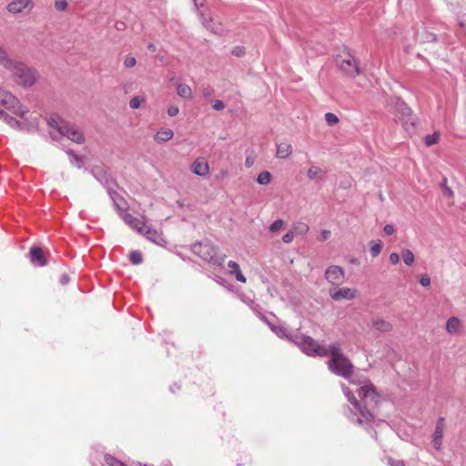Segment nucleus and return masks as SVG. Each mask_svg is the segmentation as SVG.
I'll return each instance as SVG.
<instances>
[{"label": "nucleus", "instance_id": "nucleus-1", "mask_svg": "<svg viewBox=\"0 0 466 466\" xmlns=\"http://www.w3.org/2000/svg\"><path fill=\"white\" fill-rule=\"evenodd\" d=\"M348 380L353 384L364 383V385L359 390V397L363 401L364 406L357 400L356 397L349 388L344 385L342 386L346 398L352 405V408L350 409L351 414L357 417V422L360 424L370 421L373 415L368 409V406L378 405L380 401L379 394L376 392L374 386L369 380L366 381L361 379H352L351 377Z\"/></svg>", "mask_w": 466, "mask_h": 466}, {"label": "nucleus", "instance_id": "nucleus-2", "mask_svg": "<svg viewBox=\"0 0 466 466\" xmlns=\"http://www.w3.org/2000/svg\"><path fill=\"white\" fill-rule=\"evenodd\" d=\"M262 319L268 323L270 329L279 338H285L294 344H296L302 352L307 354L308 356L314 357H326L328 356V350L321 346L317 340L313 338L304 335V334H296L291 335L287 331V329L282 326H275L267 321L266 318L263 317Z\"/></svg>", "mask_w": 466, "mask_h": 466}, {"label": "nucleus", "instance_id": "nucleus-3", "mask_svg": "<svg viewBox=\"0 0 466 466\" xmlns=\"http://www.w3.org/2000/svg\"><path fill=\"white\" fill-rule=\"evenodd\" d=\"M324 348L328 350V355H330V359L328 361L329 370L338 376L350 379L353 373V365L341 352L340 345L333 343L329 348Z\"/></svg>", "mask_w": 466, "mask_h": 466}, {"label": "nucleus", "instance_id": "nucleus-4", "mask_svg": "<svg viewBox=\"0 0 466 466\" xmlns=\"http://www.w3.org/2000/svg\"><path fill=\"white\" fill-rule=\"evenodd\" d=\"M48 126L51 128L50 134L53 138H56V135L55 134V131H56L60 136L66 137L77 144H83L85 142V137L79 129L63 119L50 117Z\"/></svg>", "mask_w": 466, "mask_h": 466}, {"label": "nucleus", "instance_id": "nucleus-5", "mask_svg": "<svg viewBox=\"0 0 466 466\" xmlns=\"http://www.w3.org/2000/svg\"><path fill=\"white\" fill-rule=\"evenodd\" d=\"M336 65L342 74L350 78H355L360 74V66L357 59L344 47L336 56Z\"/></svg>", "mask_w": 466, "mask_h": 466}, {"label": "nucleus", "instance_id": "nucleus-6", "mask_svg": "<svg viewBox=\"0 0 466 466\" xmlns=\"http://www.w3.org/2000/svg\"><path fill=\"white\" fill-rule=\"evenodd\" d=\"M192 251L202 259L214 265H222L226 258V255L218 254L217 248L208 241L193 244Z\"/></svg>", "mask_w": 466, "mask_h": 466}, {"label": "nucleus", "instance_id": "nucleus-7", "mask_svg": "<svg viewBox=\"0 0 466 466\" xmlns=\"http://www.w3.org/2000/svg\"><path fill=\"white\" fill-rule=\"evenodd\" d=\"M9 71L13 74L15 81L24 87L32 86L37 79V73L35 70L19 62H15V66Z\"/></svg>", "mask_w": 466, "mask_h": 466}, {"label": "nucleus", "instance_id": "nucleus-8", "mask_svg": "<svg viewBox=\"0 0 466 466\" xmlns=\"http://www.w3.org/2000/svg\"><path fill=\"white\" fill-rule=\"evenodd\" d=\"M395 106L397 116L401 122L404 129L409 133L414 132L417 117L413 115L411 109L403 101H398Z\"/></svg>", "mask_w": 466, "mask_h": 466}, {"label": "nucleus", "instance_id": "nucleus-9", "mask_svg": "<svg viewBox=\"0 0 466 466\" xmlns=\"http://www.w3.org/2000/svg\"><path fill=\"white\" fill-rule=\"evenodd\" d=\"M0 106H3L6 109L13 111L14 114L20 116L22 118H25V114L28 113V109L23 106L20 101L15 96H13V94L4 90L1 86Z\"/></svg>", "mask_w": 466, "mask_h": 466}, {"label": "nucleus", "instance_id": "nucleus-10", "mask_svg": "<svg viewBox=\"0 0 466 466\" xmlns=\"http://www.w3.org/2000/svg\"><path fill=\"white\" fill-rule=\"evenodd\" d=\"M330 298L335 301L342 299L351 300L357 298L359 292L356 289L332 288L329 291Z\"/></svg>", "mask_w": 466, "mask_h": 466}, {"label": "nucleus", "instance_id": "nucleus-11", "mask_svg": "<svg viewBox=\"0 0 466 466\" xmlns=\"http://www.w3.org/2000/svg\"><path fill=\"white\" fill-rule=\"evenodd\" d=\"M325 278L331 285L339 286L344 282V269L339 266L332 265L326 269Z\"/></svg>", "mask_w": 466, "mask_h": 466}, {"label": "nucleus", "instance_id": "nucleus-12", "mask_svg": "<svg viewBox=\"0 0 466 466\" xmlns=\"http://www.w3.org/2000/svg\"><path fill=\"white\" fill-rule=\"evenodd\" d=\"M33 6L32 0H14L7 5L6 9L9 13L19 14L26 8L31 10Z\"/></svg>", "mask_w": 466, "mask_h": 466}, {"label": "nucleus", "instance_id": "nucleus-13", "mask_svg": "<svg viewBox=\"0 0 466 466\" xmlns=\"http://www.w3.org/2000/svg\"><path fill=\"white\" fill-rule=\"evenodd\" d=\"M370 324L375 330L381 333L390 332L393 329V325L390 321L380 317L371 318Z\"/></svg>", "mask_w": 466, "mask_h": 466}, {"label": "nucleus", "instance_id": "nucleus-14", "mask_svg": "<svg viewBox=\"0 0 466 466\" xmlns=\"http://www.w3.org/2000/svg\"><path fill=\"white\" fill-rule=\"evenodd\" d=\"M201 22L206 29L211 31L214 34L222 35L224 33V28L221 23L218 20H215L213 17L202 16Z\"/></svg>", "mask_w": 466, "mask_h": 466}, {"label": "nucleus", "instance_id": "nucleus-15", "mask_svg": "<svg viewBox=\"0 0 466 466\" xmlns=\"http://www.w3.org/2000/svg\"><path fill=\"white\" fill-rule=\"evenodd\" d=\"M191 171L195 175L205 177L209 172V165L204 158L198 157L193 162Z\"/></svg>", "mask_w": 466, "mask_h": 466}, {"label": "nucleus", "instance_id": "nucleus-16", "mask_svg": "<svg viewBox=\"0 0 466 466\" xmlns=\"http://www.w3.org/2000/svg\"><path fill=\"white\" fill-rule=\"evenodd\" d=\"M444 427V418H440L437 420L432 440L433 446L436 450H440L441 447Z\"/></svg>", "mask_w": 466, "mask_h": 466}, {"label": "nucleus", "instance_id": "nucleus-17", "mask_svg": "<svg viewBox=\"0 0 466 466\" xmlns=\"http://www.w3.org/2000/svg\"><path fill=\"white\" fill-rule=\"evenodd\" d=\"M124 221L130 226L133 229L137 230L141 235L144 234V231L147 225H146L140 219L133 217L130 214H125L123 217Z\"/></svg>", "mask_w": 466, "mask_h": 466}, {"label": "nucleus", "instance_id": "nucleus-18", "mask_svg": "<svg viewBox=\"0 0 466 466\" xmlns=\"http://www.w3.org/2000/svg\"><path fill=\"white\" fill-rule=\"evenodd\" d=\"M30 261L37 266L46 265V260L44 256V252L40 248L33 247L29 250Z\"/></svg>", "mask_w": 466, "mask_h": 466}, {"label": "nucleus", "instance_id": "nucleus-19", "mask_svg": "<svg viewBox=\"0 0 466 466\" xmlns=\"http://www.w3.org/2000/svg\"><path fill=\"white\" fill-rule=\"evenodd\" d=\"M142 235L145 236L148 240L159 246H164L166 244V240L163 238L161 233L150 228L149 226H147L144 234Z\"/></svg>", "mask_w": 466, "mask_h": 466}, {"label": "nucleus", "instance_id": "nucleus-20", "mask_svg": "<svg viewBox=\"0 0 466 466\" xmlns=\"http://www.w3.org/2000/svg\"><path fill=\"white\" fill-rule=\"evenodd\" d=\"M293 151V147L289 143H279L277 145L276 157L279 158L289 157Z\"/></svg>", "mask_w": 466, "mask_h": 466}, {"label": "nucleus", "instance_id": "nucleus-21", "mask_svg": "<svg viewBox=\"0 0 466 466\" xmlns=\"http://www.w3.org/2000/svg\"><path fill=\"white\" fill-rule=\"evenodd\" d=\"M228 266L229 268V273L235 274L236 279L238 281H239L241 283H246L247 279H246L245 276L242 274L239 265L237 262L230 260L228 263Z\"/></svg>", "mask_w": 466, "mask_h": 466}, {"label": "nucleus", "instance_id": "nucleus-22", "mask_svg": "<svg viewBox=\"0 0 466 466\" xmlns=\"http://www.w3.org/2000/svg\"><path fill=\"white\" fill-rule=\"evenodd\" d=\"M16 61L11 59L6 51L0 46V66L10 70Z\"/></svg>", "mask_w": 466, "mask_h": 466}, {"label": "nucleus", "instance_id": "nucleus-23", "mask_svg": "<svg viewBox=\"0 0 466 466\" xmlns=\"http://www.w3.org/2000/svg\"><path fill=\"white\" fill-rule=\"evenodd\" d=\"M461 327V320L457 317H451L446 322V330L450 334L456 333Z\"/></svg>", "mask_w": 466, "mask_h": 466}, {"label": "nucleus", "instance_id": "nucleus-24", "mask_svg": "<svg viewBox=\"0 0 466 466\" xmlns=\"http://www.w3.org/2000/svg\"><path fill=\"white\" fill-rule=\"evenodd\" d=\"M324 171L318 166H311L307 172L309 180L322 179Z\"/></svg>", "mask_w": 466, "mask_h": 466}, {"label": "nucleus", "instance_id": "nucleus-25", "mask_svg": "<svg viewBox=\"0 0 466 466\" xmlns=\"http://www.w3.org/2000/svg\"><path fill=\"white\" fill-rule=\"evenodd\" d=\"M173 136H174V132L169 128H166V129L158 131L156 134L155 140L159 143L167 142V141L170 140L173 137Z\"/></svg>", "mask_w": 466, "mask_h": 466}, {"label": "nucleus", "instance_id": "nucleus-26", "mask_svg": "<svg viewBox=\"0 0 466 466\" xmlns=\"http://www.w3.org/2000/svg\"><path fill=\"white\" fill-rule=\"evenodd\" d=\"M177 95L184 99H190L192 97V90L187 84H179L177 86Z\"/></svg>", "mask_w": 466, "mask_h": 466}, {"label": "nucleus", "instance_id": "nucleus-27", "mask_svg": "<svg viewBox=\"0 0 466 466\" xmlns=\"http://www.w3.org/2000/svg\"><path fill=\"white\" fill-rule=\"evenodd\" d=\"M0 118L12 127L23 128L22 124L18 120L2 110H0Z\"/></svg>", "mask_w": 466, "mask_h": 466}, {"label": "nucleus", "instance_id": "nucleus-28", "mask_svg": "<svg viewBox=\"0 0 466 466\" xmlns=\"http://www.w3.org/2000/svg\"><path fill=\"white\" fill-rule=\"evenodd\" d=\"M382 243L380 240H372L370 242V254L373 258H376L381 251Z\"/></svg>", "mask_w": 466, "mask_h": 466}, {"label": "nucleus", "instance_id": "nucleus-29", "mask_svg": "<svg viewBox=\"0 0 466 466\" xmlns=\"http://www.w3.org/2000/svg\"><path fill=\"white\" fill-rule=\"evenodd\" d=\"M145 102H146V97L144 96H137L130 99L129 106L132 109H137Z\"/></svg>", "mask_w": 466, "mask_h": 466}, {"label": "nucleus", "instance_id": "nucleus-30", "mask_svg": "<svg viewBox=\"0 0 466 466\" xmlns=\"http://www.w3.org/2000/svg\"><path fill=\"white\" fill-rule=\"evenodd\" d=\"M272 178L271 174L268 171H262L257 177V181L260 185H268L270 183Z\"/></svg>", "mask_w": 466, "mask_h": 466}, {"label": "nucleus", "instance_id": "nucleus-31", "mask_svg": "<svg viewBox=\"0 0 466 466\" xmlns=\"http://www.w3.org/2000/svg\"><path fill=\"white\" fill-rule=\"evenodd\" d=\"M402 259L408 266H411L414 262V255L410 249L405 248L401 252Z\"/></svg>", "mask_w": 466, "mask_h": 466}, {"label": "nucleus", "instance_id": "nucleus-32", "mask_svg": "<svg viewBox=\"0 0 466 466\" xmlns=\"http://www.w3.org/2000/svg\"><path fill=\"white\" fill-rule=\"evenodd\" d=\"M293 231L297 235H305L309 231V226L303 222H298L294 225Z\"/></svg>", "mask_w": 466, "mask_h": 466}, {"label": "nucleus", "instance_id": "nucleus-33", "mask_svg": "<svg viewBox=\"0 0 466 466\" xmlns=\"http://www.w3.org/2000/svg\"><path fill=\"white\" fill-rule=\"evenodd\" d=\"M439 139H440L439 132H434L431 135H427L424 137V142H425L427 147H431L432 145L437 144L439 142Z\"/></svg>", "mask_w": 466, "mask_h": 466}, {"label": "nucleus", "instance_id": "nucleus-34", "mask_svg": "<svg viewBox=\"0 0 466 466\" xmlns=\"http://www.w3.org/2000/svg\"><path fill=\"white\" fill-rule=\"evenodd\" d=\"M441 192H442V195L451 199L453 198V191L451 190V187H449L447 186V178H444L442 183L441 184Z\"/></svg>", "mask_w": 466, "mask_h": 466}, {"label": "nucleus", "instance_id": "nucleus-35", "mask_svg": "<svg viewBox=\"0 0 466 466\" xmlns=\"http://www.w3.org/2000/svg\"><path fill=\"white\" fill-rule=\"evenodd\" d=\"M129 258L134 265H138L143 261L142 254L137 250L132 251L129 255Z\"/></svg>", "mask_w": 466, "mask_h": 466}, {"label": "nucleus", "instance_id": "nucleus-36", "mask_svg": "<svg viewBox=\"0 0 466 466\" xmlns=\"http://www.w3.org/2000/svg\"><path fill=\"white\" fill-rule=\"evenodd\" d=\"M325 120H326L327 124L329 126H334L337 123H339V117L333 113H326Z\"/></svg>", "mask_w": 466, "mask_h": 466}, {"label": "nucleus", "instance_id": "nucleus-37", "mask_svg": "<svg viewBox=\"0 0 466 466\" xmlns=\"http://www.w3.org/2000/svg\"><path fill=\"white\" fill-rule=\"evenodd\" d=\"M68 154L70 156V162H71V164L76 166V167H77L78 168H80L83 166V163H84L83 159L80 157H78V156H76V155H75L73 153H68Z\"/></svg>", "mask_w": 466, "mask_h": 466}, {"label": "nucleus", "instance_id": "nucleus-38", "mask_svg": "<svg viewBox=\"0 0 466 466\" xmlns=\"http://www.w3.org/2000/svg\"><path fill=\"white\" fill-rule=\"evenodd\" d=\"M105 461L108 466H126L111 455H106Z\"/></svg>", "mask_w": 466, "mask_h": 466}, {"label": "nucleus", "instance_id": "nucleus-39", "mask_svg": "<svg viewBox=\"0 0 466 466\" xmlns=\"http://www.w3.org/2000/svg\"><path fill=\"white\" fill-rule=\"evenodd\" d=\"M284 225V221L282 219L275 220L269 227V230L271 232H277L281 229Z\"/></svg>", "mask_w": 466, "mask_h": 466}, {"label": "nucleus", "instance_id": "nucleus-40", "mask_svg": "<svg viewBox=\"0 0 466 466\" xmlns=\"http://www.w3.org/2000/svg\"><path fill=\"white\" fill-rule=\"evenodd\" d=\"M67 5V0H55V8L57 11H65Z\"/></svg>", "mask_w": 466, "mask_h": 466}, {"label": "nucleus", "instance_id": "nucleus-41", "mask_svg": "<svg viewBox=\"0 0 466 466\" xmlns=\"http://www.w3.org/2000/svg\"><path fill=\"white\" fill-rule=\"evenodd\" d=\"M137 64V59L134 56H127L124 60V66L127 68L134 67Z\"/></svg>", "mask_w": 466, "mask_h": 466}, {"label": "nucleus", "instance_id": "nucleus-42", "mask_svg": "<svg viewBox=\"0 0 466 466\" xmlns=\"http://www.w3.org/2000/svg\"><path fill=\"white\" fill-rule=\"evenodd\" d=\"M294 236H295L294 231L289 230L283 236L282 240L284 243L289 244V243L292 242V240L294 239Z\"/></svg>", "mask_w": 466, "mask_h": 466}, {"label": "nucleus", "instance_id": "nucleus-43", "mask_svg": "<svg viewBox=\"0 0 466 466\" xmlns=\"http://www.w3.org/2000/svg\"><path fill=\"white\" fill-rule=\"evenodd\" d=\"M330 235H331V232L329 230L324 229L318 236V240L319 241H325L328 238H329Z\"/></svg>", "mask_w": 466, "mask_h": 466}, {"label": "nucleus", "instance_id": "nucleus-44", "mask_svg": "<svg viewBox=\"0 0 466 466\" xmlns=\"http://www.w3.org/2000/svg\"><path fill=\"white\" fill-rule=\"evenodd\" d=\"M179 113V108L176 105H171L167 108V115L169 116H175Z\"/></svg>", "mask_w": 466, "mask_h": 466}, {"label": "nucleus", "instance_id": "nucleus-45", "mask_svg": "<svg viewBox=\"0 0 466 466\" xmlns=\"http://www.w3.org/2000/svg\"><path fill=\"white\" fill-rule=\"evenodd\" d=\"M212 107L218 111L223 110L225 108V104L221 100H215L212 104Z\"/></svg>", "mask_w": 466, "mask_h": 466}, {"label": "nucleus", "instance_id": "nucleus-46", "mask_svg": "<svg viewBox=\"0 0 466 466\" xmlns=\"http://www.w3.org/2000/svg\"><path fill=\"white\" fill-rule=\"evenodd\" d=\"M255 163V157L253 155H249L246 157L245 166L247 167H251Z\"/></svg>", "mask_w": 466, "mask_h": 466}, {"label": "nucleus", "instance_id": "nucleus-47", "mask_svg": "<svg viewBox=\"0 0 466 466\" xmlns=\"http://www.w3.org/2000/svg\"><path fill=\"white\" fill-rule=\"evenodd\" d=\"M420 283L423 287H429L431 285V278L428 275H423L420 279Z\"/></svg>", "mask_w": 466, "mask_h": 466}, {"label": "nucleus", "instance_id": "nucleus-48", "mask_svg": "<svg viewBox=\"0 0 466 466\" xmlns=\"http://www.w3.org/2000/svg\"><path fill=\"white\" fill-rule=\"evenodd\" d=\"M389 259H390V263H392L393 265H396L400 262V256L398 253L393 252L390 255Z\"/></svg>", "mask_w": 466, "mask_h": 466}, {"label": "nucleus", "instance_id": "nucleus-49", "mask_svg": "<svg viewBox=\"0 0 466 466\" xmlns=\"http://www.w3.org/2000/svg\"><path fill=\"white\" fill-rule=\"evenodd\" d=\"M383 231L386 235H392L395 231L394 227L392 225H386L383 228Z\"/></svg>", "mask_w": 466, "mask_h": 466}, {"label": "nucleus", "instance_id": "nucleus-50", "mask_svg": "<svg viewBox=\"0 0 466 466\" xmlns=\"http://www.w3.org/2000/svg\"><path fill=\"white\" fill-rule=\"evenodd\" d=\"M389 463L391 466H404V462L402 461H394L392 459H389Z\"/></svg>", "mask_w": 466, "mask_h": 466}, {"label": "nucleus", "instance_id": "nucleus-51", "mask_svg": "<svg viewBox=\"0 0 466 466\" xmlns=\"http://www.w3.org/2000/svg\"><path fill=\"white\" fill-rule=\"evenodd\" d=\"M227 175H228V171L222 169L219 171V173L218 175H216V178L220 179V178L226 177Z\"/></svg>", "mask_w": 466, "mask_h": 466}, {"label": "nucleus", "instance_id": "nucleus-52", "mask_svg": "<svg viewBox=\"0 0 466 466\" xmlns=\"http://www.w3.org/2000/svg\"><path fill=\"white\" fill-rule=\"evenodd\" d=\"M68 280H69V279H68V277H67L66 275H63V276L61 277V283H62V284H66V283L68 282Z\"/></svg>", "mask_w": 466, "mask_h": 466}, {"label": "nucleus", "instance_id": "nucleus-53", "mask_svg": "<svg viewBox=\"0 0 466 466\" xmlns=\"http://www.w3.org/2000/svg\"><path fill=\"white\" fill-rule=\"evenodd\" d=\"M147 48L151 51V52H155L157 50V47L154 44H148L147 45Z\"/></svg>", "mask_w": 466, "mask_h": 466}, {"label": "nucleus", "instance_id": "nucleus-54", "mask_svg": "<svg viewBox=\"0 0 466 466\" xmlns=\"http://www.w3.org/2000/svg\"><path fill=\"white\" fill-rule=\"evenodd\" d=\"M203 94L205 96H208L210 95V92L208 88L204 89Z\"/></svg>", "mask_w": 466, "mask_h": 466}, {"label": "nucleus", "instance_id": "nucleus-55", "mask_svg": "<svg viewBox=\"0 0 466 466\" xmlns=\"http://www.w3.org/2000/svg\"><path fill=\"white\" fill-rule=\"evenodd\" d=\"M461 26L465 28L466 30V17L461 21Z\"/></svg>", "mask_w": 466, "mask_h": 466}, {"label": "nucleus", "instance_id": "nucleus-56", "mask_svg": "<svg viewBox=\"0 0 466 466\" xmlns=\"http://www.w3.org/2000/svg\"><path fill=\"white\" fill-rule=\"evenodd\" d=\"M30 125H31L32 127H35V122L33 121Z\"/></svg>", "mask_w": 466, "mask_h": 466}, {"label": "nucleus", "instance_id": "nucleus-57", "mask_svg": "<svg viewBox=\"0 0 466 466\" xmlns=\"http://www.w3.org/2000/svg\"><path fill=\"white\" fill-rule=\"evenodd\" d=\"M144 466H153V465H144Z\"/></svg>", "mask_w": 466, "mask_h": 466}]
</instances>
